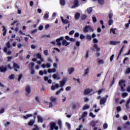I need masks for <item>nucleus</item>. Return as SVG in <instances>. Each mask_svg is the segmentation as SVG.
I'll use <instances>...</instances> for the list:
<instances>
[{
    "instance_id": "f257e3e1",
    "label": "nucleus",
    "mask_w": 130,
    "mask_h": 130,
    "mask_svg": "<svg viewBox=\"0 0 130 130\" xmlns=\"http://www.w3.org/2000/svg\"><path fill=\"white\" fill-rule=\"evenodd\" d=\"M63 39H64V38H63V37H61L56 40V42L58 46H60V45H61V43L60 42L61 41H62V45H64V46L70 45V43L68 42L66 40Z\"/></svg>"
},
{
    "instance_id": "f03ea898",
    "label": "nucleus",
    "mask_w": 130,
    "mask_h": 130,
    "mask_svg": "<svg viewBox=\"0 0 130 130\" xmlns=\"http://www.w3.org/2000/svg\"><path fill=\"white\" fill-rule=\"evenodd\" d=\"M83 32L84 33H88V32H94V28L90 25H86L83 28Z\"/></svg>"
},
{
    "instance_id": "7ed1b4c3",
    "label": "nucleus",
    "mask_w": 130,
    "mask_h": 130,
    "mask_svg": "<svg viewBox=\"0 0 130 130\" xmlns=\"http://www.w3.org/2000/svg\"><path fill=\"white\" fill-rule=\"evenodd\" d=\"M125 82V81L122 80H120L119 82V85L121 87V91H122V92H123L125 91L124 90V87H125V83H124Z\"/></svg>"
},
{
    "instance_id": "20e7f679",
    "label": "nucleus",
    "mask_w": 130,
    "mask_h": 130,
    "mask_svg": "<svg viewBox=\"0 0 130 130\" xmlns=\"http://www.w3.org/2000/svg\"><path fill=\"white\" fill-rule=\"evenodd\" d=\"M50 130H58V126H56V123L53 122H51L50 123Z\"/></svg>"
},
{
    "instance_id": "39448f33",
    "label": "nucleus",
    "mask_w": 130,
    "mask_h": 130,
    "mask_svg": "<svg viewBox=\"0 0 130 130\" xmlns=\"http://www.w3.org/2000/svg\"><path fill=\"white\" fill-rule=\"evenodd\" d=\"M108 95H106V98H102L100 100V104L101 105H104L105 103H106V101L107 100V98H108Z\"/></svg>"
},
{
    "instance_id": "423d86ee",
    "label": "nucleus",
    "mask_w": 130,
    "mask_h": 130,
    "mask_svg": "<svg viewBox=\"0 0 130 130\" xmlns=\"http://www.w3.org/2000/svg\"><path fill=\"white\" fill-rule=\"evenodd\" d=\"M90 70H91V67H87L86 69L84 70L83 76H88V75H89V73H90Z\"/></svg>"
},
{
    "instance_id": "0eeeda50",
    "label": "nucleus",
    "mask_w": 130,
    "mask_h": 130,
    "mask_svg": "<svg viewBox=\"0 0 130 130\" xmlns=\"http://www.w3.org/2000/svg\"><path fill=\"white\" fill-rule=\"evenodd\" d=\"M92 92H93V89L87 88L84 90V95H88L89 94H90V93H92Z\"/></svg>"
},
{
    "instance_id": "6e6552de",
    "label": "nucleus",
    "mask_w": 130,
    "mask_h": 130,
    "mask_svg": "<svg viewBox=\"0 0 130 130\" xmlns=\"http://www.w3.org/2000/svg\"><path fill=\"white\" fill-rule=\"evenodd\" d=\"M66 82L67 81L66 80V79H63L62 81H60L59 82V87L60 88H62V87H63L64 85H66Z\"/></svg>"
},
{
    "instance_id": "1a4fd4ad",
    "label": "nucleus",
    "mask_w": 130,
    "mask_h": 130,
    "mask_svg": "<svg viewBox=\"0 0 130 130\" xmlns=\"http://www.w3.org/2000/svg\"><path fill=\"white\" fill-rule=\"evenodd\" d=\"M25 91L26 92L27 95H29L30 93H31V88L30 86L27 85L25 87Z\"/></svg>"
},
{
    "instance_id": "9d476101",
    "label": "nucleus",
    "mask_w": 130,
    "mask_h": 130,
    "mask_svg": "<svg viewBox=\"0 0 130 130\" xmlns=\"http://www.w3.org/2000/svg\"><path fill=\"white\" fill-rule=\"evenodd\" d=\"M80 5H79V1L78 0H75L74 1V5L72 7V9H75V8H77L79 7Z\"/></svg>"
},
{
    "instance_id": "9b49d317",
    "label": "nucleus",
    "mask_w": 130,
    "mask_h": 130,
    "mask_svg": "<svg viewBox=\"0 0 130 130\" xmlns=\"http://www.w3.org/2000/svg\"><path fill=\"white\" fill-rule=\"evenodd\" d=\"M98 122H99V121L93 120L91 121L90 124L93 126V127H94L96 126V124H97Z\"/></svg>"
},
{
    "instance_id": "f8f14e48",
    "label": "nucleus",
    "mask_w": 130,
    "mask_h": 130,
    "mask_svg": "<svg viewBox=\"0 0 130 130\" xmlns=\"http://www.w3.org/2000/svg\"><path fill=\"white\" fill-rule=\"evenodd\" d=\"M29 66H31V72H30V74H31V75H34V74H35V71L33 69V68L34 67V63H30L29 64Z\"/></svg>"
},
{
    "instance_id": "ddd939ff",
    "label": "nucleus",
    "mask_w": 130,
    "mask_h": 130,
    "mask_svg": "<svg viewBox=\"0 0 130 130\" xmlns=\"http://www.w3.org/2000/svg\"><path fill=\"white\" fill-rule=\"evenodd\" d=\"M119 43H120V41H111L110 42L109 44L110 45H117V44H119Z\"/></svg>"
},
{
    "instance_id": "4468645a",
    "label": "nucleus",
    "mask_w": 130,
    "mask_h": 130,
    "mask_svg": "<svg viewBox=\"0 0 130 130\" xmlns=\"http://www.w3.org/2000/svg\"><path fill=\"white\" fill-rule=\"evenodd\" d=\"M13 68H14L15 71L16 72H17L18 71V70H19L20 69V66H19V65H18V64H17L16 63H14Z\"/></svg>"
},
{
    "instance_id": "2eb2a0df",
    "label": "nucleus",
    "mask_w": 130,
    "mask_h": 130,
    "mask_svg": "<svg viewBox=\"0 0 130 130\" xmlns=\"http://www.w3.org/2000/svg\"><path fill=\"white\" fill-rule=\"evenodd\" d=\"M52 77L54 80H60V76L58 74H53Z\"/></svg>"
},
{
    "instance_id": "dca6fc26",
    "label": "nucleus",
    "mask_w": 130,
    "mask_h": 130,
    "mask_svg": "<svg viewBox=\"0 0 130 130\" xmlns=\"http://www.w3.org/2000/svg\"><path fill=\"white\" fill-rule=\"evenodd\" d=\"M61 20L63 24H69L70 23V21L69 20L63 19V17H62V16H61Z\"/></svg>"
},
{
    "instance_id": "f3484780",
    "label": "nucleus",
    "mask_w": 130,
    "mask_h": 130,
    "mask_svg": "<svg viewBox=\"0 0 130 130\" xmlns=\"http://www.w3.org/2000/svg\"><path fill=\"white\" fill-rule=\"evenodd\" d=\"M49 17V12H45L44 16L43 17V19H44V20H47V19H48Z\"/></svg>"
},
{
    "instance_id": "a211bd4d",
    "label": "nucleus",
    "mask_w": 130,
    "mask_h": 130,
    "mask_svg": "<svg viewBox=\"0 0 130 130\" xmlns=\"http://www.w3.org/2000/svg\"><path fill=\"white\" fill-rule=\"evenodd\" d=\"M95 49H96L97 51H99L101 49L100 48L98 47V45H97V44H95L93 46V48H92V50H93V51H94Z\"/></svg>"
},
{
    "instance_id": "6ab92c4d",
    "label": "nucleus",
    "mask_w": 130,
    "mask_h": 130,
    "mask_svg": "<svg viewBox=\"0 0 130 130\" xmlns=\"http://www.w3.org/2000/svg\"><path fill=\"white\" fill-rule=\"evenodd\" d=\"M50 67H51V64H50V63H47L46 64H43L42 65V67L43 68V69H45V68H50Z\"/></svg>"
},
{
    "instance_id": "aec40b11",
    "label": "nucleus",
    "mask_w": 130,
    "mask_h": 130,
    "mask_svg": "<svg viewBox=\"0 0 130 130\" xmlns=\"http://www.w3.org/2000/svg\"><path fill=\"white\" fill-rule=\"evenodd\" d=\"M4 52H6V53H7V54L8 55H10V54H11V53H12V51H8V48H7V47H4Z\"/></svg>"
},
{
    "instance_id": "412c9836",
    "label": "nucleus",
    "mask_w": 130,
    "mask_h": 130,
    "mask_svg": "<svg viewBox=\"0 0 130 130\" xmlns=\"http://www.w3.org/2000/svg\"><path fill=\"white\" fill-rule=\"evenodd\" d=\"M59 87V85L58 84H56L55 85H53L51 86V90H54L55 89H58V87Z\"/></svg>"
},
{
    "instance_id": "4be33fe9",
    "label": "nucleus",
    "mask_w": 130,
    "mask_h": 130,
    "mask_svg": "<svg viewBox=\"0 0 130 130\" xmlns=\"http://www.w3.org/2000/svg\"><path fill=\"white\" fill-rule=\"evenodd\" d=\"M44 80L45 82H48V84H51V83H52V81L51 79H48L47 76L44 77Z\"/></svg>"
},
{
    "instance_id": "5701e85b",
    "label": "nucleus",
    "mask_w": 130,
    "mask_h": 130,
    "mask_svg": "<svg viewBox=\"0 0 130 130\" xmlns=\"http://www.w3.org/2000/svg\"><path fill=\"white\" fill-rule=\"evenodd\" d=\"M7 71V68L6 67L2 66L0 67V72L2 73H5Z\"/></svg>"
},
{
    "instance_id": "b1692460",
    "label": "nucleus",
    "mask_w": 130,
    "mask_h": 130,
    "mask_svg": "<svg viewBox=\"0 0 130 130\" xmlns=\"http://www.w3.org/2000/svg\"><path fill=\"white\" fill-rule=\"evenodd\" d=\"M74 72H75V69L74 68H71L68 69V73L69 75H72Z\"/></svg>"
},
{
    "instance_id": "393cba45",
    "label": "nucleus",
    "mask_w": 130,
    "mask_h": 130,
    "mask_svg": "<svg viewBox=\"0 0 130 130\" xmlns=\"http://www.w3.org/2000/svg\"><path fill=\"white\" fill-rule=\"evenodd\" d=\"M92 11H93V9L92 7H90L87 9L85 11V13H88V14H91L92 13Z\"/></svg>"
},
{
    "instance_id": "a878e982",
    "label": "nucleus",
    "mask_w": 130,
    "mask_h": 130,
    "mask_svg": "<svg viewBox=\"0 0 130 130\" xmlns=\"http://www.w3.org/2000/svg\"><path fill=\"white\" fill-rule=\"evenodd\" d=\"M34 123H35V120H30L28 122V125H29V126H32L34 124Z\"/></svg>"
},
{
    "instance_id": "bb28decb",
    "label": "nucleus",
    "mask_w": 130,
    "mask_h": 130,
    "mask_svg": "<svg viewBox=\"0 0 130 130\" xmlns=\"http://www.w3.org/2000/svg\"><path fill=\"white\" fill-rule=\"evenodd\" d=\"M33 116V115L32 114H27L25 116H23V118L24 119H28L29 117H32Z\"/></svg>"
},
{
    "instance_id": "cd10ccee",
    "label": "nucleus",
    "mask_w": 130,
    "mask_h": 130,
    "mask_svg": "<svg viewBox=\"0 0 130 130\" xmlns=\"http://www.w3.org/2000/svg\"><path fill=\"white\" fill-rule=\"evenodd\" d=\"M56 72V69H55V68L49 69L48 70V72L49 73H55Z\"/></svg>"
},
{
    "instance_id": "c85d7f7f",
    "label": "nucleus",
    "mask_w": 130,
    "mask_h": 130,
    "mask_svg": "<svg viewBox=\"0 0 130 130\" xmlns=\"http://www.w3.org/2000/svg\"><path fill=\"white\" fill-rule=\"evenodd\" d=\"M57 124L59 127V128H61V125L62 124V121L61 119L58 120Z\"/></svg>"
},
{
    "instance_id": "c756f323",
    "label": "nucleus",
    "mask_w": 130,
    "mask_h": 130,
    "mask_svg": "<svg viewBox=\"0 0 130 130\" xmlns=\"http://www.w3.org/2000/svg\"><path fill=\"white\" fill-rule=\"evenodd\" d=\"M2 28H3V35L4 36H6V34H7V29L6 28V26H3Z\"/></svg>"
},
{
    "instance_id": "7c9ffc66",
    "label": "nucleus",
    "mask_w": 130,
    "mask_h": 130,
    "mask_svg": "<svg viewBox=\"0 0 130 130\" xmlns=\"http://www.w3.org/2000/svg\"><path fill=\"white\" fill-rule=\"evenodd\" d=\"M98 3L101 6L105 4V1L104 0H98Z\"/></svg>"
},
{
    "instance_id": "2f4dec72",
    "label": "nucleus",
    "mask_w": 130,
    "mask_h": 130,
    "mask_svg": "<svg viewBox=\"0 0 130 130\" xmlns=\"http://www.w3.org/2000/svg\"><path fill=\"white\" fill-rule=\"evenodd\" d=\"M38 122H43V119L40 116H38Z\"/></svg>"
},
{
    "instance_id": "473e14b6",
    "label": "nucleus",
    "mask_w": 130,
    "mask_h": 130,
    "mask_svg": "<svg viewBox=\"0 0 130 130\" xmlns=\"http://www.w3.org/2000/svg\"><path fill=\"white\" fill-rule=\"evenodd\" d=\"M99 64H103L104 63V60L99 59L98 61Z\"/></svg>"
},
{
    "instance_id": "72a5a7b5",
    "label": "nucleus",
    "mask_w": 130,
    "mask_h": 130,
    "mask_svg": "<svg viewBox=\"0 0 130 130\" xmlns=\"http://www.w3.org/2000/svg\"><path fill=\"white\" fill-rule=\"evenodd\" d=\"M80 16H81V14H80V13L77 12L76 14H75V19L76 20H78V19H79V18H80Z\"/></svg>"
},
{
    "instance_id": "f704fd0d",
    "label": "nucleus",
    "mask_w": 130,
    "mask_h": 130,
    "mask_svg": "<svg viewBox=\"0 0 130 130\" xmlns=\"http://www.w3.org/2000/svg\"><path fill=\"white\" fill-rule=\"evenodd\" d=\"M39 127L37 125L35 124L33 128L31 130H39Z\"/></svg>"
},
{
    "instance_id": "c9c22d12",
    "label": "nucleus",
    "mask_w": 130,
    "mask_h": 130,
    "mask_svg": "<svg viewBox=\"0 0 130 130\" xmlns=\"http://www.w3.org/2000/svg\"><path fill=\"white\" fill-rule=\"evenodd\" d=\"M50 100H51V102H56V98L51 96L50 98Z\"/></svg>"
},
{
    "instance_id": "e433bc0d",
    "label": "nucleus",
    "mask_w": 130,
    "mask_h": 130,
    "mask_svg": "<svg viewBox=\"0 0 130 130\" xmlns=\"http://www.w3.org/2000/svg\"><path fill=\"white\" fill-rule=\"evenodd\" d=\"M116 30H117V29H116V28H111L110 29V32H112L113 34L115 35V34H116V32H115V31H116Z\"/></svg>"
},
{
    "instance_id": "4c0bfd02",
    "label": "nucleus",
    "mask_w": 130,
    "mask_h": 130,
    "mask_svg": "<svg viewBox=\"0 0 130 130\" xmlns=\"http://www.w3.org/2000/svg\"><path fill=\"white\" fill-rule=\"evenodd\" d=\"M87 115H88V112H83L82 113V118H84V117H86V116H87Z\"/></svg>"
},
{
    "instance_id": "58836bf2",
    "label": "nucleus",
    "mask_w": 130,
    "mask_h": 130,
    "mask_svg": "<svg viewBox=\"0 0 130 130\" xmlns=\"http://www.w3.org/2000/svg\"><path fill=\"white\" fill-rule=\"evenodd\" d=\"M35 55H36L37 57L39 59H40L42 57L41 54H40V53H38L37 54H35L34 56H35Z\"/></svg>"
},
{
    "instance_id": "ea45409f",
    "label": "nucleus",
    "mask_w": 130,
    "mask_h": 130,
    "mask_svg": "<svg viewBox=\"0 0 130 130\" xmlns=\"http://www.w3.org/2000/svg\"><path fill=\"white\" fill-rule=\"evenodd\" d=\"M89 108H90V106L88 105H85L83 108V110H86V109H89Z\"/></svg>"
},
{
    "instance_id": "a19ab883",
    "label": "nucleus",
    "mask_w": 130,
    "mask_h": 130,
    "mask_svg": "<svg viewBox=\"0 0 130 130\" xmlns=\"http://www.w3.org/2000/svg\"><path fill=\"white\" fill-rule=\"evenodd\" d=\"M78 46H80V42L77 41L76 43V46H74V49H77L78 48Z\"/></svg>"
},
{
    "instance_id": "79ce46f5",
    "label": "nucleus",
    "mask_w": 130,
    "mask_h": 130,
    "mask_svg": "<svg viewBox=\"0 0 130 130\" xmlns=\"http://www.w3.org/2000/svg\"><path fill=\"white\" fill-rule=\"evenodd\" d=\"M60 4L61 6H64L66 5V1L64 0H60Z\"/></svg>"
},
{
    "instance_id": "37998d69",
    "label": "nucleus",
    "mask_w": 130,
    "mask_h": 130,
    "mask_svg": "<svg viewBox=\"0 0 130 130\" xmlns=\"http://www.w3.org/2000/svg\"><path fill=\"white\" fill-rule=\"evenodd\" d=\"M63 88H61V89L57 91L56 92V95H58L60 93V92H62L63 91Z\"/></svg>"
},
{
    "instance_id": "c03bdc74",
    "label": "nucleus",
    "mask_w": 130,
    "mask_h": 130,
    "mask_svg": "<svg viewBox=\"0 0 130 130\" xmlns=\"http://www.w3.org/2000/svg\"><path fill=\"white\" fill-rule=\"evenodd\" d=\"M63 88H61V89L57 91L56 92V95H58L60 93V92H62L63 91Z\"/></svg>"
},
{
    "instance_id": "a18cd8bd",
    "label": "nucleus",
    "mask_w": 130,
    "mask_h": 130,
    "mask_svg": "<svg viewBox=\"0 0 130 130\" xmlns=\"http://www.w3.org/2000/svg\"><path fill=\"white\" fill-rule=\"evenodd\" d=\"M128 95V93L126 92H124L122 94V98H125V97H126Z\"/></svg>"
},
{
    "instance_id": "49530a36",
    "label": "nucleus",
    "mask_w": 130,
    "mask_h": 130,
    "mask_svg": "<svg viewBox=\"0 0 130 130\" xmlns=\"http://www.w3.org/2000/svg\"><path fill=\"white\" fill-rule=\"evenodd\" d=\"M85 38H86V36H85V35H84L83 34H80V39L81 40H83V39H85Z\"/></svg>"
},
{
    "instance_id": "de8ad7c7",
    "label": "nucleus",
    "mask_w": 130,
    "mask_h": 130,
    "mask_svg": "<svg viewBox=\"0 0 130 130\" xmlns=\"http://www.w3.org/2000/svg\"><path fill=\"white\" fill-rule=\"evenodd\" d=\"M86 39H87V40H92V37H91V35H87L86 36Z\"/></svg>"
},
{
    "instance_id": "09e8293b",
    "label": "nucleus",
    "mask_w": 130,
    "mask_h": 130,
    "mask_svg": "<svg viewBox=\"0 0 130 130\" xmlns=\"http://www.w3.org/2000/svg\"><path fill=\"white\" fill-rule=\"evenodd\" d=\"M108 24L109 26H111L113 24V20L112 19H110L108 21Z\"/></svg>"
},
{
    "instance_id": "8fccbe9b",
    "label": "nucleus",
    "mask_w": 130,
    "mask_h": 130,
    "mask_svg": "<svg viewBox=\"0 0 130 130\" xmlns=\"http://www.w3.org/2000/svg\"><path fill=\"white\" fill-rule=\"evenodd\" d=\"M92 21L93 23H96V22H97V18H96V17L94 16V15L92 16Z\"/></svg>"
},
{
    "instance_id": "3c124183",
    "label": "nucleus",
    "mask_w": 130,
    "mask_h": 130,
    "mask_svg": "<svg viewBox=\"0 0 130 130\" xmlns=\"http://www.w3.org/2000/svg\"><path fill=\"white\" fill-rule=\"evenodd\" d=\"M10 124H11V122H6V123H4L5 126H9Z\"/></svg>"
},
{
    "instance_id": "603ef678",
    "label": "nucleus",
    "mask_w": 130,
    "mask_h": 130,
    "mask_svg": "<svg viewBox=\"0 0 130 130\" xmlns=\"http://www.w3.org/2000/svg\"><path fill=\"white\" fill-rule=\"evenodd\" d=\"M89 116H90L91 117H92V118H94V117H95L96 115H94L93 113L91 112L89 114Z\"/></svg>"
},
{
    "instance_id": "864d4df0",
    "label": "nucleus",
    "mask_w": 130,
    "mask_h": 130,
    "mask_svg": "<svg viewBox=\"0 0 130 130\" xmlns=\"http://www.w3.org/2000/svg\"><path fill=\"white\" fill-rule=\"evenodd\" d=\"M103 127H104V129H106V128H107V127H108V125L107 124V123L104 124Z\"/></svg>"
},
{
    "instance_id": "5fc2aeb1",
    "label": "nucleus",
    "mask_w": 130,
    "mask_h": 130,
    "mask_svg": "<svg viewBox=\"0 0 130 130\" xmlns=\"http://www.w3.org/2000/svg\"><path fill=\"white\" fill-rule=\"evenodd\" d=\"M66 125L67 127L70 129L71 128V124L69 123V122H66Z\"/></svg>"
},
{
    "instance_id": "6e6d98bb",
    "label": "nucleus",
    "mask_w": 130,
    "mask_h": 130,
    "mask_svg": "<svg viewBox=\"0 0 130 130\" xmlns=\"http://www.w3.org/2000/svg\"><path fill=\"white\" fill-rule=\"evenodd\" d=\"M7 48H10L11 47V45H10V42H8L6 43Z\"/></svg>"
},
{
    "instance_id": "4d7b16f0",
    "label": "nucleus",
    "mask_w": 130,
    "mask_h": 130,
    "mask_svg": "<svg viewBox=\"0 0 130 130\" xmlns=\"http://www.w3.org/2000/svg\"><path fill=\"white\" fill-rule=\"evenodd\" d=\"M85 19H87V15H83L82 16V20H85Z\"/></svg>"
},
{
    "instance_id": "13d9d810",
    "label": "nucleus",
    "mask_w": 130,
    "mask_h": 130,
    "mask_svg": "<svg viewBox=\"0 0 130 130\" xmlns=\"http://www.w3.org/2000/svg\"><path fill=\"white\" fill-rule=\"evenodd\" d=\"M112 17H113V14L112 13H110L109 14V18L110 19H112Z\"/></svg>"
},
{
    "instance_id": "bf43d9fd",
    "label": "nucleus",
    "mask_w": 130,
    "mask_h": 130,
    "mask_svg": "<svg viewBox=\"0 0 130 130\" xmlns=\"http://www.w3.org/2000/svg\"><path fill=\"white\" fill-rule=\"evenodd\" d=\"M44 54H45V55H48V50H46L44 51Z\"/></svg>"
},
{
    "instance_id": "052dcab7",
    "label": "nucleus",
    "mask_w": 130,
    "mask_h": 130,
    "mask_svg": "<svg viewBox=\"0 0 130 130\" xmlns=\"http://www.w3.org/2000/svg\"><path fill=\"white\" fill-rule=\"evenodd\" d=\"M72 88L71 87V86H68V87H67L66 88V91H71V89Z\"/></svg>"
},
{
    "instance_id": "680f3d73",
    "label": "nucleus",
    "mask_w": 130,
    "mask_h": 130,
    "mask_svg": "<svg viewBox=\"0 0 130 130\" xmlns=\"http://www.w3.org/2000/svg\"><path fill=\"white\" fill-rule=\"evenodd\" d=\"M9 78L10 80H14V78H15V75H14V74H12L10 76Z\"/></svg>"
},
{
    "instance_id": "e2e57ef3",
    "label": "nucleus",
    "mask_w": 130,
    "mask_h": 130,
    "mask_svg": "<svg viewBox=\"0 0 130 130\" xmlns=\"http://www.w3.org/2000/svg\"><path fill=\"white\" fill-rule=\"evenodd\" d=\"M93 43H98V40L96 38H94L93 40Z\"/></svg>"
},
{
    "instance_id": "0e129e2a",
    "label": "nucleus",
    "mask_w": 130,
    "mask_h": 130,
    "mask_svg": "<svg viewBox=\"0 0 130 130\" xmlns=\"http://www.w3.org/2000/svg\"><path fill=\"white\" fill-rule=\"evenodd\" d=\"M117 110L118 112H119L121 110V107H120V106L117 107Z\"/></svg>"
},
{
    "instance_id": "69168bd1",
    "label": "nucleus",
    "mask_w": 130,
    "mask_h": 130,
    "mask_svg": "<svg viewBox=\"0 0 130 130\" xmlns=\"http://www.w3.org/2000/svg\"><path fill=\"white\" fill-rule=\"evenodd\" d=\"M130 73V68H127L126 70V74H129Z\"/></svg>"
},
{
    "instance_id": "338daca9",
    "label": "nucleus",
    "mask_w": 130,
    "mask_h": 130,
    "mask_svg": "<svg viewBox=\"0 0 130 130\" xmlns=\"http://www.w3.org/2000/svg\"><path fill=\"white\" fill-rule=\"evenodd\" d=\"M5 112V109H1L0 110V114H2V113H4Z\"/></svg>"
},
{
    "instance_id": "774afa93",
    "label": "nucleus",
    "mask_w": 130,
    "mask_h": 130,
    "mask_svg": "<svg viewBox=\"0 0 130 130\" xmlns=\"http://www.w3.org/2000/svg\"><path fill=\"white\" fill-rule=\"evenodd\" d=\"M80 36V33L79 32H76L75 34V37H79Z\"/></svg>"
}]
</instances>
